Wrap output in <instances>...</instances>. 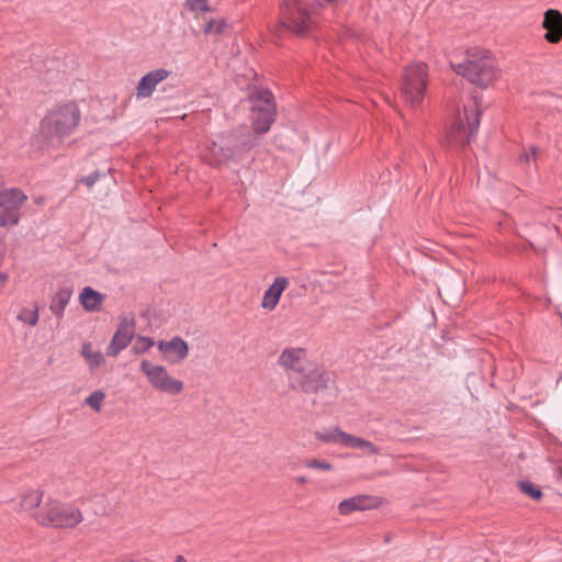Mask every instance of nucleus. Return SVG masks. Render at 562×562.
Returning a JSON list of instances; mask_svg holds the SVG:
<instances>
[{
  "label": "nucleus",
  "mask_w": 562,
  "mask_h": 562,
  "mask_svg": "<svg viewBox=\"0 0 562 562\" xmlns=\"http://www.w3.org/2000/svg\"><path fill=\"white\" fill-rule=\"evenodd\" d=\"M378 503L374 497L369 495H357L344 499L338 504L340 515L347 516L356 510H368L376 507Z\"/></svg>",
  "instance_id": "nucleus-19"
},
{
  "label": "nucleus",
  "mask_w": 562,
  "mask_h": 562,
  "mask_svg": "<svg viewBox=\"0 0 562 562\" xmlns=\"http://www.w3.org/2000/svg\"><path fill=\"white\" fill-rule=\"evenodd\" d=\"M158 350L164 358L172 364L182 362L189 355V345L181 337H173L170 340H160L157 344Z\"/></svg>",
  "instance_id": "nucleus-14"
},
{
  "label": "nucleus",
  "mask_w": 562,
  "mask_h": 562,
  "mask_svg": "<svg viewBox=\"0 0 562 562\" xmlns=\"http://www.w3.org/2000/svg\"><path fill=\"white\" fill-rule=\"evenodd\" d=\"M184 7L187 10L199 16L201 13L211 12L209 0H184Z\"/></svg>",
  "instance_id": "nucleus-26"
},
{
  "label": "nucleus",
  "mask_w": 562,
  "mask_h": 562,
  "mask_svg": "<svg viewBox=\"0 0 562 562\" xmlns=\"http://www.w3.org/2000/svg\"><path fill=\"white\" fill-rule=\"evenodd\" d=\"M171 76V71L165 68H157L145 74L136 85V99L150 98L157 86L167 80Z\"/></svg>",
  "instance_id": "nucleus-13"
},
{
  "label": "nucleus",
  "mask_w": 562,
  "mask_h": 562,
  "mask_svg": "<svg viewBox=\"0 0 562 562\" xmlns=\"http://www.w3.org/2000/svg\"><path fill=\"white\" fill-rule=\"evenodd\" d=\"M34 521L44 528L74 529L83 521V514L77 506L48 496L34 513Z\"/></svg>",
  "instance_id": "nucleus-4"
},
{
  "label": "nucleus",
  "mask_w": 562,
  "mask_h": 562,
  "mask_svg": "<svg viewBox=\"0 0 562 562\" xmlns=\"http://www.w3.org/2000/svg\"><path fill=\"white\" fill-rule=\"evenodd\" d=\"M38 311H40V308L37 305H35L33 308L23 307L20 310L16 318H18V321H20L31 327H34L37 325V323L40 321Z\"/></svg>",
  "instance_id": "nucleus-24"
},
{
  "label": "nucleus",
  "mask_w": 562,
  "mask_h": 562,
  "mask_svg": "<svg viewBox=\"0 0 562 562\" xmlns=\"http://www.w3.org/2000/svg\"><path fill=\"white\" fill-rule=\"evenodd\" d=\"M314 437L323 443H334L346 448L358 449L364 456H375L380 453L379 447L373 442L362 437L348 434L339 427L316 430Z\"/></svg>",
  "instance_id": "nucleus-9"
},
{
  "label": "nucleus",
  "mask_w": 562,
  "mask_h": 562,
  "mask_svg": "<svg viewBox=\"0 0 562 562\" xmlns=\"http://www.w3.org/2000/svg\"><path fill=\"white\" fill-rule=\"evenodd\" d=\"M289 286V279L285 277H277L272 284L263 292L261 300V308L272 312L278 306L282 293Z\"/></svg>",
  "instance_id": "nucleus-18"
},
{
  "label": "nucleus",
  "mask_w": 562,
  "mask_h": 562,
  "mask_svg": "<svg viewBox=\"0 0 562 562\" xmlns=\"http://www.w3.org/2000/svg\"><path fill=\"white\" fill-rule=\"evenodd\" d=\"M228 27V23L224 18H213L204 26V34L221 35Z\"/></svg>",
  "instance_id": "nucleus-25"
},
{
  "label": "nucleus",
  "mask_w": 562,
  "mask_h": 562,
  "mask_svg": "<svg viewBox=\"0 0 562 562\" xmlns=\"http://www.w3.org/2000/svg\"><path fill=\"white\" fill-rule=\"evenodd\" d=\"M519 488L524 494L530 496L533 499H540L542 496L540 488L530 482H520Z\"/></svg>",
  "instance_id": "nucleus-28"
},
{
  "label": "nucleus",
  "mask_w": 562,
  "mask_h": 562,
  "mask_svg": "<svg viewBox=\"0 0 562 562\" xmlns=\"http://www.w3.org/2000/svg\"><path fill=\"white\" fill-rule=\"evenodd\" d=\"M45 493L41 488L26 487L18 496V512L29 514L34 520V513L43 505Z\"/></svg>",
  "instance_id": "nucleus-17"
},
{
  "label": "nucleus",
  "mask_w": 562,
  "mask_h": 562,
  "mask_svg": "<svg viewBox=\"0 0 562 562\" xmlns=\"http://www.w3.org/2000/svg\"><path fill=\"white\" fill-rule=\"evenodd\" d=\"M80 355L90 370H95L105 363L103 353L94 349L91 342H83Z\"/></svg>",
  "instance_id": "nucleus-21"
},
{
  "label": "nucleus",
  "mask_w": 562,
  "mask_h": 562,
  "mask_svg": "<svg viewBox=\"0 0 562 562\" xmlns=\"http://www.w3.org/2000/svg\"><path fill=\"white\" fill-rule=\"evenodd\" d=\"M99 179V175L98 173H92V175H89L85 178H82V182L86 183L88 187H92Z\"/></svg>",
  "instance_id": "nucleus-31"
},
{
  "label": "nucleus",
  "mask_w": 562,
  "mask_h": 562,
  "mask_svg": "<svg viewBox=\"0 0 562 562\" xmlns=\"http://www.w3.org/2000/svg\"><path fill=\"white\" fill-rule=\"evenodd\" d=\"M537 153H538V148L535 147V146H531L528 150H526L522 154L521 159H524L527 162L530 161V160H535L536 156H537Z\"/></svg>",
  "instance_id": "nucleus-30"
},
{
  "label": "nucleus",
  "mask_w": 562,
  "mask_h": 562,
  "mask_svg": "<svg viewBox=\"0 0 562 562\" xmlns=\"http://www.w3.org/2000/svg\"><path fill=\"white\" fill-rule=\"evenodd\" d=\"M106 394L102 390L91 392L83 401V404L91 408L94 413L102 411Z\"/></svg>",
  "instance_id": "nucleus-23"
},
{
  "label": "nucleus",
  "mask_w": 562,
  "mask_h": 562,
  "mask_svg": "<svg viewBox=\"0 0 562 562\" xmlns=\"http://www.w3.org/2000/svg\"><path fill=\"white\" fill-rule=\"evenodd\" d=\"M72 295V292L70 289H60L58 290L50 302V311L53 314H55L57 317H61L64 314V311Z\"/></svg>",
  "instance_id": "nucleus-22"
},
{
  "label": "nucleus",
  "mask_w": 562,
  "mask_h": 562,
  "mask_svg": "<svg viewBox=\"0 0 562 562\" xmlns=\"http://www.w3.org/2000/svg\"><path fill=\"white\" fill-rule=\"evenodd\" d=\"M139 370L150 387L157 393L177 397L184 391V382L173 375L164 364L143 359L139 363Z\"/></svg>",
  "instance_id": "nucleus-7"
},
{
  "label": "nucleus",
  "mask_w": 562,
  "mask_h": 562,
  "mask_svg": "<svg viewBox=\"0 0 562 562\" xmlns=\"http://www.w3.org/2000/svg\"><path fill=\"white\" fill-rule=\"evenodd\" d=\"M27 201V195L16 188L0 190V226H15L20 222V210Z\"/></svg>",
  "instance_id": "nucleus-11"
},
{
  "label": "nucleus",
  "mask_w": 562,
  "mask_h": 562,
  "mask_svg": "<svg viewBox=\"0 0 562 562\" xmlns=\"http://www.w3.org/2000/svg\"><path fill=\"white\" fill-rule=\"evenodd\" d=\"M9 277L7 273L0 272V286L4 285L8 281Z\"/></svg>",
  "instance_id": "nucleus-32"
},
{
  "label": "nucleus",
  "mask_w": 562,
  "mask_h": 562,
  "mask_svg": "<svg viewBox=\"0 0 562 562\" xmlns=\"http://www.w3.org/2000/svg\"><path fill=\"white\" fill-rule=\"evenodd\" d=\"M541 27L546 31L543 38L549 44H559L562 41V13L557 9L543 12Z\"/></svg>",
  "instance_id": "nucleus-16"
},
{
  "label": "nucleus",
  "mask_w": 562,
  "mask_h": 562,
  "mask_svg": "<svg viewBox=\"0 0 562 562\" xmlns=\"http://www.w3.org/2000/svg\"><path fill=\"white\" fill-rule=\"evenodd\" d=\"M290 389L299 392H316L324 383V372L307 359V349L299 346L284 347L277 359Z\"/></svg>",
  "instance_id": "nucleus-1"
},
{
  "label": "nucleus",
  "mask_w": 562,
  "mask_h": 562,
  "mask_svg": "<svg viewBox=\"0 0 562 562\" xmlns=\"http://www.w3.org/2000/svg\"><path fill=\"white\" fill-rule=\"evenodd\" d=\"M79 301L87 312H94L101 308L104 295L90 286H86L79 295Z\"/></svg>",
  "instance_id": "nucleus-20"
},
{
  "label": "nucleus",
  "mask_w": 562,
  "mask_h": 562,
  "mask_svg": "<svg viewBox=\"0 0 562 562\" xmlns=\"http://www.w3.org/2000/svg\"><path fill=\"white\" fill-rule=\"evenodd\" d=\"M239 146L232 136H220L205 146L202 151L203 160L212 166H218L239 156Z\"/></svg>",
  "instance_id": "nucleus-12"
},
{
  "label": "nucleus",
  "mask_w": 562,
  "mask_h": 562,
  "mask_svg": "<svg viewBox=\"0 0 562 562\" xmlns=\"http://www.w3.org/2000/svg\"><path fill=\"white\" fill-rule=\"evenodd\" d=\"M173 562H187V560L182 555H178Z\"/></svg>",
  "instance_id": "nucleus-34"
},
{
  "label": "nucleus",
  "mask_w": 562,
  "mask_h": 562,
  "mask_svg": "<svg viewBox=\"0 0 562 562\" xmlns=\"http://www.w3.org/2000/svg\"><path fill=\"white\" fill-rule=\"evenodd\" d=\"M80 119L81 113L75 102L61 103L45 115L40 132L50 144L60 143L77 130Z\"/></svg>",
  "instance_id": "nucleus-3"
},
{
  "label": "nucleus",
  "mask_w": 562,
  "mask_h": 562,
  "mask_svg": "<svg viewBox=\"0 0 562 562\" xmlns=\"http://www.w3.org/2000/svg\"><path fill=\"white\" fill-rule=\"evenodd\" d=\"M305 465L310 469H317V470H322V471H331L333 470V465L327 462V461H324V460H317V459H312V460H308Z\"/></svg>",
  "instance_id": "nucleus-29"
},
{
  "label": "nucleus",
  "mask_w": 562,
  "mask_h": 562,
  "mask_svg": "<svg viewBox=\"0 0 562 562\" xmlns=\"http://www.w3.org/2000/svg\"><path fill=\"white\" fill-rule=\"evenodd\" d=\"M252 101V128L258 134L267 133L276 119V105L272 93L268 90L256 91Z\"/></svg>",
  "instance_id": "nucleus-10"
},
{
  "label": "nucleus",
  "mask_w": 562,
  "mask_h": 562,
  "mask_svg": "<svg viewBox=\"0 0 562 562\" xmlns=\"http://www.w3.org/2000/svg\"><path fill=\"white\" fill-rule=\"evenodd\" d=\"M428 65L423 61L411 63L404 68L401 92L405 102L412 108H416L423 102L428 85Z\"/></svg>",
  "instance_id": "nucleus-8"
},
{
  "label": "nucleus",
  "mask_w": 562,
  "mask_h": 562,
  "mask_svg": "<svg viewBox=\"0 0 562 562\" xmlns=\"http://www.w3.org/2000/svg\"><path fill=\"white\" fill-rule=\"evenodd\" d=\"M334 0H286L282 7V25L292 33L303 36L315 24L318 10Z\"/></svg>",
  "instance_id": "nucleus-5"
},
{
  "label": "nucleus",
  "mask_w": 562,
  "mask_h": 562,
  "mask_svg": "<svg viewBox=\"0 0 562 562\" xmlns=\"http://www.w3.org/2000/svg\"><path fill=\"white\" fill-rule=\"evenodd\" d=\"M296 482L299 484H305L306 483V477L305 476H299V477H296Z\"/></svg>",
  "instance_id": "nucleus-33"
},
{
  "label": "nucleus",
  "mask_w": 562,
  "mask_h": 562,
  "mask_svg": "<svg viewBox=\"0 0 562 562\" xmlns=\"http://www.w3.org/2000/svg\"><path fill=\"white\" fill-rule=\"evenodd\" d=\"M154 345H155V341L153 338L145 337V336H138L134 341L132 351L135 355H142V353L147 352Z\"/></svg>",
  "instance_id": "nucleus-27"
},
{
  "label": "nucleus",
  "mask_w": 562,
  "mask_h": 562,
  "mask_svg": "<svg viewBox=\"0 0 562 562\" xmlns=\"http://www.w3.org/2000/svg\"><path fill=\"white\" fill-rule=\"evenodd\" d=\"M134 334L135 328L132 321L124 319L121 322L110 344L106 347V355L113 358L116 357L130 345Z\"/></svg>",
  "instance_id": "nucleus-15"
},
{
  "label": "nucleus",
  "mask_w": 562,
  "mask_h": 562,
  "mask_svg": "<svg viewBox=\"0 0 562 562\" xmlns=\"http://www.w3.org/2000/svg\"><path fill=\"white\" fill-rule=\"evenodd\" d=\"M481 109L476 99L463 104L462 111L456 114L446 132V140L451 145H465L470 143L480 125Z\"/></svg>",
  "instance_id": "nucleus-6"
},
{
  "label": "nucleus",
  "mask_w": 562,
  "mask_h": 562,
  "mask_svg": "<svg viewBox=\"0 0 562 562\" xmlns=\"http://www.w3.org/2000/svg\"><path fill=\"white\" fill-rule=\"evenodd\" d=\"M452 68L458 75L482 89L491 87L499 76L494 56L480 47L469 48L464 61L452 65Z\"/></svg>",
  "instance_id": "nucleus-2"
}]
</instances>
